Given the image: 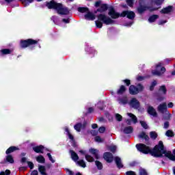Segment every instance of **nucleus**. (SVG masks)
Instances as JSON below:
<instances>
[{
  "label": "nucleus",
  "instance_id": "f257e3e1",
  "mask_svg": "<svg viewBox=\"0 0 175 175\" xmlns=\"http://www.w3.org/2000/svg\"><path fill=\"white\" fill-rule=\"evenodd\" d=\"M135 147L137 150L139 151V152H142V154H150L152 157H154L155 158H162L164 154L170 161H175V148L172 151L173 154H172L171 151H166L163 142L162 141H159V144L154 147L153 150H151L150 146L144 144H136Z\"/></svg>",
  "mask_w": 175,
  "mask_h": 175
},
{
  "label": "nucleus",
  "instance_id": "f03ea898",
  "mask_svg": "<svg viewBox=\"0 0 175 175\" xmlns=\"http://www.w3.org/2000/svg\"><path fill=\"white\" fill-rule=\"evenodd\" d=\"M94 6L96 8H98L94 11V14H96L98 12L100 13L97 16L98 20L95 21L96 27L98 28H102V27H103V24H105V25L114 24V20L111 19V18L107 16L106 14H102L110 10V7H109L108 4L102 3V1L99 0L95 2Z\"/></svg>",
  "mask_w": 175,
  "mask_h": 175
},
{
  "label": "nucleus",
  "instance_id": "7ed1b4c3",
  "mask_svg": "<svg viewBox=\"0 0 175 175\" xmlns=\"http://www.w3.org/2000/svg\"><path fill=\"white\" fill-rule=\"evenodd\" d=\"M45 6L49 10H56L58 14H62V16H66L70 13L68 7L64 6L62 3H57L55 0L46 1Z\"/></svg>",
  "mask_w": 175,
  "mask_h": 175
},
{
  "label": "nucleus",
  "instance_id": "20e7f679",
  "mask_svg": "<svg viewBox=\"0 0 175 175\" xmlns=\"http://www.w3.org/2000/svg\"><path fill=\"white\" fill-rule=\"evenodd\" d=\"M159 8H155L150 5H144L142 3V1H139V6L137 8V10L139 13V14H143L146 10H149V12H156V10H158Z\"/></svg>",
  "mask_w": 175,
  "mask_h": 175
},
{
  "label": "nucleus",
  "instance_id": "39448f33",
  "mask_svg": "<svg viewBox=\"0 0 175 175\" xmlns=\"http://www.w3.org/2000/svg\"><path fill=\"white\" fill-rule=\"evenodd\" d=\"M144 91V86L142 83H138L136 85H131L129 88V92L130 95H137L139 92Z\"/></svg>",
  "mask_w": 175,
  "mask_h": 175
},
{
  "label": "nucleus",
  "instance_id": "423d86ee",
  "mask_svg": "<svg viewBox=\"0 0 175 175\" xmlns=\"http://www.w3.org/2000/svg\"><path fill=\"white\" fill-rule=\"evenodd\" d=\"M38 43H39L38 40L28 38L27 40H21L19 45L21 49H27V47H29V46L38 44Z\"/></svg>",
  "mask_w": 175,
  "mask_h": 175
},
{
  "label": "nucleus",
  "instance_id": "0eeeda50",
  "mask_svg": "<svg viewBox=\"0 0 175 175\" xmlns=\"http://www.w3.org/2000/svg\"><path fill=\"white\" fill-rule=\"evenodd\" d=\"M121 17H126L129 20H135L136 14L133 11L124 10L121 12Z\"/></svg>",
  "mask_w": 175,
  "mask_h": 175
},
{
  "label": "nucleus",
  "instance_id": "6e6552de",
  "mask_svg": "<svg viewBox=\"0 0 175 175\" xmlns=\"http://www.w3.org/2000/svg\"><path fill=\"white\" fill-rule=\"evenodd\" d=\"M108 14L110 16L111 18H113V20L121 17V13L120 14L119 12H116V10L113 6H109Z\"/></svg>",
  "mask_w": 175,
  "mask_h": 175
},
{
  "label": "nucleus",
  "instance_id": "1a4fd4ad",
  "mask_svg": "<svg viewBox=\"0 0 175 175\" xmlns=\"http://www.w3.org/2000/svg\"><path fill=\"white\" fill-rule=\"evenodd\" d=\"M103 158L105 161L107 162V163H111L114 159V156H113V154H111L110 152H105L103 154Z\"/></svg>",
  "mask_w": 175,
  "mask_h": 175
},
{
  "label": "nucleus",
  "instance_id": "9d476101",
  "mask_svg": "<svg viewBox=\"0 0 175 175\" xmlns=\"http://www.w3.org/2000/svg\"><path fill=\"white\" fill-rule=\"evenodd\" d=\"M130 105L133 109L137 110L140 107V102H139L135 98H133L130 101Z\"/></svg>",
  "mask_w": 175,
  "mask_h": 175
},
{
  "label": "nucleus",
  "instance_id": "9b49d317",
  "mask_svg": "<svg viewBox=\"0 0 175 175\" xmlns=\"http://www.w3.org/2000/svg\"><path fill=\"white\" fill-rule=\"evenodd\" d=\"M33 151H34V152H36V154H43V152H44V146L40 145L34 146L33 147Z\"/></svg>",
  "mask_w": 175,
  "mask_h": 175
},
{
  "label": "nucleus",
  "instance_id": "f8f14e48",
  "mask_svg": "<svg viewBox=\"0 0 175 175\" xmlns=\"http://www.w3.org/2000/svg\"><path fill=\"white\" fill-rule=\"evenodd\" d=\"M1 163H14V159L12 154H7L4 161L1 162Z\"/></svg>",
  "mask_w": 175,
  "mask_h": 175
},
{
  "label": "nucleus",
  "instance_id": "ddd939ff",
  "mask_svg": "<svg viewBox=\"0 0 175 175\" xmlns=\"http://www.w3.org/2000/svg\"><path fill=\"white\" fill-rule=\"evenodd\" d=\"M173 12V5H168L167 7L163 8L160 13L161 14H169V13H172Z\"/></svg>",
  "mask_w": 175,
  "mask_h": 175
},
{
  "label": "nucleus",
  "instance_id": "4468645a",
  "mask_svg": "<svg viewBox=\"0 0 175 175\" xmlns=\"http://www.w3.org/2000/svg\"><path fill=\"white\" fill-rule=\"evenodd\" d=\"M84 17H85V20H88L89 21H94V20L96 18V16H95V14H94L92 12L90 11L88 12L86 14H85Z\"/></svg>",
  "mask_w": 175,
  "mask_h": 175
},
{
  "label": "nucleus",
  "instance_id": "2eb2a0df",
  "mask_svg": "<svg viewBox=\"0 0 175 175\" xmlns=\"http://www.w3.org/2000/svg\"><path fill=\"white\" fill-rule=\"evenodd\" d=\"M158 110L160 113L163 114L166 110H167V105H166V103H163V104H160L158 106Z\"/></svg>",
  "mask_w": 175,
  "mask_h": 175
},
{
  "label": "nucleus",
  "instance_id": "dca6fc26",
  "mask_svg": "<svg viewBox=\"0 0 175 175\" xmlns=\"http://www.w3.org/2000/svg\"><path fill=\"white\" fill-rule=\"evenodd\" d=\"M18 150H20V148H18V147L17 146H10L6 150L5 154L6 155H10L12 152H14L15 151H18Z\"/></svg>",
  "mask_w": 175,
  "mask_h": 175
},
{
  "label": "nucleus",
  "instance_id": "f3484780",
  "mask_svg": "<svg viewBox=\"0 0 175 175\" xmlns=\"http://www.w3.org/2000/svg\"><path fill=\"white\" fill-rule=\"evenodd\" d=\"M148 113L150 114V116H152L153 117H158V113H157V111L155 110L154 107H148Z\"/></svg>",
  "mask_w": 175,
  "mask_h": 175
},
{
  "label": "nucleus",
  "instance_id": "a211bd4d",
  "mask_svg": "<svg viewBox=\"0 0 175 175\" xmlns=\"http://www.w3.org/2000/svg\"><path fill=\"white\" fill-rule=\"evenodd\" d=\"M126 92V87L124 85H121L119 88V89L117 90L116 94L118 95H122Z\"/></svg>",
  "mask_w": 175,
  "mask_h": 175
},
{
  "label": "nucleus",
  "instance_id": "6ab92c4d",
  "mask_svg": "<svg viewBox=\"0 0 175 175\" xmlns=\"http://www.w3.org/2000/svg\"><path fill=\"white\" fill-rule=\"evenodd\" d=\"M70 153L71 155V159H72L74 162H77L79 159V155L77 154V153H76V152L72 150H70Z\"/></svg>",
  "mask_w": 175,
  "mask_h": 175
},
{
  "label": "nucleus",
  "instance_id": "aec40b11",
  "mask_svg": "<svg viewBox=\"0 0 175 175\" xmlns=\"http://www.w3.org/2000/svg\"><path fill=\"white\" fill-rule=\"evenodd\" d=\"M115 162L118 169H122V167H124V165H122V163L121 162V158H120V157H115Z\"/></svg>",
  "mask_w": 175,
  "mask_h": 175
},
{
  "label": "nucleus",
  "instance_id": "412c9836",
  "mask_svg": "<svg viewBox=\"0 0 175 175\" xmlns=\"http://www.w3.org/2000/svg\"><path fill=\"white\" fill-rule=\"evenodd\" d=\"M139 139H144L146 142H148L150 140V137H148V135L146 134L144 131H142L139 135Z\"/></svg>",
  "mask_w": 175,
  "mask_h": 175
},
{
  "label": "nucleus",
  "instance_id": "4be33fe9",
  "mask_svg": "<svg viewBox=\"0 0 175 175\" xmlns=\"http://www.w3.org/2000/svg\"><path fill=\"white\" fill-rule=\"evenodd\" d=\"M89 152H90V154H92V155L95 157L96 159H99V154H98V150L91 148L89 150Z\"/></svg>",
  "mask_w": 175,
  "mask_h": 175
},
{
  "label": "nucleus",
  "instance_id": "5701e85b",
  "mask_svg": "<svg viewBox=\"0 0 175 175\" xmlns=\"http://www.w3.org/2000/svg\"><path fill=\"white\" fill-rule=\"evenodd\" d=\"M8 54H12V51L9 49H3L0 50V55H8Z\"/></svg>",
  "mask_w": 175,
  "mask_h": 175
},
{
  "label": "nucleus",
  "instance_id": "b1692460",
  "mask_svg": "<svg viewBox=\"0 0 175 175\" xmlns=\"http://www.w3.org/2000/svg\"><path fill=\"white\" fill-rule=\"evenodd\" d=\"M123 132L126 135H129V133H133V127H132L131 126H126L124 129Z\"/></svg>",
  "mask_w": 175,
  "mask_h": 175
},
{
  "label": "nucleus",
  "instance_id": "393cba45",
  "mask_svg": "<svg viewBox=\"0 0 175 175\" xmlns=\"http://www.w3.org/2000/svg\"><path fill=\"white\" fill-rule=\"evenodd\" d=\"M118 101L120 105H126L128 103V97L120 98L118 99Z\"/></svg>",
  "mask_w": 175,
  "mask_h": 175
},
{
  "label": "nucleus",
  "instance_id": "a878e982",
  "mask_svg": "<svg viewBox=\"0 0 175 175\" xmlns=\"http://www.w3.org/2000/svg\"><path fill=\"white\" fill-rule=\"evenodd\" d=\"M158 18H159V15L153 14L149 17L148 21L149 23H155Z\"/></svg>",
  "mask_w": 175,
  "mask_h": 175
},
{
  "label": "nucleus",
  "instance_id": "bb28decb",
  "mask_svg": "<svg viewBox=\"0 0 175 175\" xmlns=\"http://www.w3.org/2000/svg\"><path fill=\"white\" fill-rule=\"evenodd\" d=\"M77 10L79 13H88L90 12V8L87 7H79Z\"/></svg>",
  "mask_w": 175,
  "mask_h": 175
},
{
  "label": "nucleus",
  "instance_id": "cd10ccee",
  "mask_svg": "<svg viewBox=\"0 0 175 175\" xmlns=\"http://www.w3.org/2000/svg\"><path fill=\"white\" fill-rule=\"evenodd\" d=\"M159 92H161L163 95H166V93L167 92V89H166V85H163L159 87Z\"/></svg>",
  "mask_w": 175,
  "mask_h": 175
},
{
  "label": "nucleus",
  "instance_id": "c85d7f7f",
  "mask_svg": "<svg viewBox=\"0 0 175 175\" xmlns=\"http://www.w3.org/2000/svg\"><path fill=\"white\" fill-rule=\"evenodd\" d=\"M36 161L38 163H44L46 162V159L42 155H39L36 157Z\"/></svg>",
  "mask_w": 175,
  "mask_h": 175
},
{
  "label": "nucleus",
  "instance_id": "c756f323",
  "mask_svg": "<svg viewBox=\"0 0 175 175\" xmlns=\"http://www.w3.org/2000/svg\"><path fill=\"white\" fill-rule=\"evenodd\" d=\"M24 5L25 8L29 6V3H32L35 0H19Z\"/></svg>",
  "mask_w": 175,
  "mask_h": 175
},
{
  "label": "nucleus",
  "instance_id": "7c9ffc66",
  "mask_svg": "<svg viewBox=\"0 0 175 175\" xmlns=\"http://www.w3.org/2000/svg\"><path fill=\"white\" fill-rule=\"evenodd\" d=\"M127 115L129 116V117H130L132 119V121H133V122L134 124H137V118L136 117V116H135L132 113H127Z\"/></svg>",
  "mask_w": 175,
  "mask_h": 175
},
{
  "label": "nucleus",
  "instance_id": "2f4dec72",
  "mask_svg": "<svg viewBox=\"0 0 175 175\" xmlns=\"http://www.w3.org/2000/svg\"><path fill=\"white\" fill-rule=\"evenodd\" d=\"M38 171L42 175H47V173H46V167H44V165H40L38 167Z\"/></svg>",
  "mask_w": 175,
  "mask_h": 175
},
{
  "label": "nucleus",
  "instance_id": "473e14b6",
  "mask_svg": "<svg viewBox=\"0 0 175 175\" xmlns=\"http://www.w3.org/2000/svg\"><path fill=\"white\" fill-rule=\"evenodd\" d=\"M150 137L152 140H157V138L158 137V133H157L155 131H150Z\"/></svg>",
  "mask_w": 175,
  "mask_h": 175
},
{
  "label": "nucleus",
  "instance_id": "72a5a7b5",
  "mask_svg": "<svg viewBox=\"0 0 175 175\" xmlns=\"http://www.w3.org/2000/svg\"><path fill=\"white\" fill-rule=\"evenodd\" d=\"M81 123L79 122L77 123L75 126H74V129H75V131H77V132H81Z\"/></svg>",
  "mask_w": 175,
  "mask_h": 175
},
{
  "label": "nucleus",
  "instance_id": "f704fd0d",
  "mask_svg": "<svg viewBox=\"0 0 175 175\" xmlns=\"http://www.w3.org/2000/svg\"><path fill=\"white\" fill-rule=\"evenodd\" d=\"M165 135L167 137H174V132L172 130H167L165 133Z\"/></svg>",
  "mask_w": 175,
  "mask_h": 175
},
{
  "label": "nucleus",
  "instance_id": "c9c22d12",
  "mask_svg": "<svg viewBox=\"0 0 175 175\" xmlns=\"http://www.w3.org/2000/svg\"><path fill=\"white\" fill-rule=\"evenodd\" d=\"M85 158L88 162H94L95 161V159L90 154H85Z\"/></svg>",
  "mask_w": 175,
  "mask_h": 175
},
{
  "label": "nucleus",
  "instance_id": "e433bc0d",
  "mask_svg": "<svg viewBox=\"0 0 175 175\" xmlns=\"http://www.w3.org/2000/svg\"><path fill=\"white\" fill-rule=\"evenodd\" d=\"M96 165L97 166V169L98 170H102L103 169V164L99 161H95Z\"/></svg>",
  "mask_w": 175,
  "mask_h": 175
},
{
  "label": "nucleus",
  "instance_id": "4c0bfd02",
  "mask_svg": "<svg viewBox=\"0 0 175 175\" xmlns=\"http://www.w3.org/2000/svg\"><path fill=\"white\" fill-rule=\"evenodd\" d=\"M77 163L81 167H87V165L85 164V161L84 160H79L77 161Z\"/></svg>",
  "mask_w": 175,
  "mask_h": 175
},
{
  "label": "nucleus",
  "instance_id": "58836bf2",
  "mask_svg": "<svg viewBox=\"0 0 175 175\" xmlns=\"http://www.w3.org/2000/svg\"><path fill=\"white\" fill-rule=\"evenodd\" d=\"M126 3L129 8H133V5L135 3V0H126Z\"/></svg>",
  "mask_w": 175,
  "mask_h": 175
},
{
  "label": "nucleus",
  "instance_id": "ea45409f",
  "mask_svg": "<svg viewBox=\"0 0 175 175\" xmlns=\"http://www.w3.org/2000/svg\"><path fill=\"white\" fill-rule=\"evenodd\" d=\"M157 81H153L150 86V91H154V88H155V85H157Z\"/></svg>",
  "mask_w": 175,
  "mask_h": 175
},
{
  "label": "nucleus",
  "instance_id": "a19ab883",
  "mask_svg": "<svg viewBox=\"0 0 175 175\" xmlns=\"http://www.w3.org/2000/svg\"><path fill=\"white\" fill-rule=\"evenodd\" d=\"M122 83H124V84L126 85V87H131V80L126 79H123Z\"/></svg>",
  "mask_w": 175,
  "mask_h": 175
},
{
  "label": "nucleus",
  "instance_id": "79ce46f5",
  "mask_svg": "<svg viewBox=\"0 0 175 175\" xmlns=\"http://www.w3.org/2000/svg\"><path fill=\"white\" fill-rule=\"evenodd\" d=\"M146 79H147V77L140 76V75H138L136 77L137 81H143L144 80H146Z\"/></svg>",
  "mask_w": 175,
  "mask_h": 175
},
{
  "label": "nucleus",
  "instance_id": "37998d69",
  "mask_svg": "<svg viewBox=\"0 0 175 175\" xmlns=\"http://www.w3.org/2000/svg\"><path fill=\"white\" fill-rule=\"evenodd\" d=\"M139 123L141 124L142 126L144 127V129H148V125L146 122L141 120Z\"/></svg>",
  "mask_w": 175,
  "mask_h": 175
},
{
  "label": "nucleus",
  "instance_id": "c03bdc74",
  "mask_svg": "<svg viewBox=\"0 0 175 175\" xmlns=\"http://www.w3.org/2000/svg\"><path fill=\"white\" fill-rule=\"evenodd\" d=\"M139 175H148V173L144 168H142L139 170Z\"/></svg>",
  "mask_w": 175,
  "mask_h": 175
},
{
  "label": "nucleus",
  "instance_id": "a18cd8bd",
  "mask_svg": "<svg viewBox=\"0 0 175 175\" xmlns=\"http://www.w3.org/2000/svg\"><path fill=\"white\" fill-rule=\"evenodd\" d=\"M116 120H117L119 122L122 121V116L119 113L116 114Z\"/></svg>",
  "mask_w": 175,
  "mask_h": 175
},
{
  "label": "nucleus",
  "instance_id": "49530a36",
  "mask_svg": "<svg viewBox=\"0 0 175 175\" xmlns=\"http://www.w3.org/2000/svg\"><path fill=\"white\" fill-rule=\"evenodd\" d=\"M94 140L95 142H97L98 143H102V142H103V139H102L100 136H98V135H96V137H94Z\"/></svg>",
  "mask_w": 175,
  "mask_h": 175
},
{
  "label": "nucleus",
  "instance_id": "de8ad7c7",
  "mask_svg": "<svg viewBox=\"0 0 175 175\" xmlns=\"http://www.w3.org/2000/svg\"><path fill=\"white\" fill-rule=\"evenodd\" d=\"M46 155L49 157V161H51V162L52 163H55V160L53 159V157L51 156V153H47Z\"/></svg>",
  "mask_w": 175,
  "mask_h": 175
},
{
  "label": "nucleus",
  "instance_id": "09e8293b",
  "mask_svg": "<svg viewBox=\"0 0 175 175\" xmlns=\"http://www.w3.org/2000/svg\"><path fill=\"white\" fill-rule=\"evenodd\" d=\"M152 73L154 75V76H161L162 75V72L158 70H153L152 71Z\"/></svg>",
  "mask_w": 175,
  "mask_h": 175
},
{
  "label": "nucleus",
  "instance_id": "8fccbe9b",
  "mask_svg": "<svg viewBox=\"0 0 175 175\" xmlns=\"http://www.w3.org/2000/svg\"><path fill=\"white\" fill-rule=\"evenodd\" d=\"M27 163L29 169L32 170L33 169V167H35V165H33V163H32V161H27Z\"/></svg>",
  "mask_w": 175,
  "mask_h": 175
},
{
  "label": "nucleus",
  "instance_id": "3c124183",
  "mask_svg": "<svg viewBox=\"0 0 175 175\" xmlns=\"http://www.w3.org/2000/svg\"><path fill=\"white\" fill-rule=\"evenodd\" d=\"M109 150L111 151V152H113L114 154V152H116V151H117V146H113L109 147Z\"/></svg>",
  "mask_w": 175,
  "mask_h": 175
},
{
  "label": "nucleus",
  "instance_id": "603ef678",
  "mask_svg": "<svg viewBox=\"0 0 175 175\" xmlns=\"http://www.w3.org/2000/svg\"><path fill=\"white\" fill-rule=\"evenodd\" d=\"M106 131V127L105 126H100L99 129H98V132L100 133H105V131Z\"/></svg>",
  "mask_w": 175,
  "mask_h": 175
},
{
  "label": "nucleus",
  "instance_id": "864d4df0",
  "mask_svg": "<svg viewBox=\"0 0 175 175\" xmlns=\"http://www.w3.org/2000/svg\"><path fill=\"white\" fill-rule=\"evenodd\" d=\"M90 133L92 136H98V131L96 130H91Z\"/></svg>",
  "mask_w": 175,
  "mask_h": 175
},
{
  "label": "nucleus",
  "instance_id": "5fc2aeb1",
  "mask_svg": "<svg viewBox=\"0 0 175 175\" xmlns=\"http://www.w3.org/2000/svg\"><path fill=\"white\" fill-rule=\"evenodd\" d=\"M163 1H165V0H155L154 3L157 5H159L163 3Z\"/></svg>",
  "mask_w": 175,
  "mask_h": 175
},
{
  "label": "nucleus",
  "instance_id": "6e6d98bb",
  "mask_svg": "<svg viewBox=\"0 0 175 175\" xmlns=\"http://www.w3.org/2000/svg\"><path fill=\"white\" fill-rule=\"evenodd\" d=\"M169 126H170V124L169 123V122H165L163 128L165 129H167Z\"/></svg>",
  "mask_w": 175,
  "mask_h": 175
},
{
  "label": "nucleus",
  "instance_id": "4d7b16f0",
  "mask_svg": "<svg viewBox=\"0 0 175 175\" xmlns=\"http://www.w3.org/2000/svg\"><path fill=\"white\" fill-rule=\"evenodd\" d=\"M126 175H136V172L133 171H127Z\"/></svg>",
  "mask_w": 175,
  "mask_h": 175
},
{
  "label": "nucleus",
  "instance_id": "13d9d810",
  "mask_svg": "<svg viewBox=\"0 0 175 175\" xmlns=\"http://www.w3.org/2000/svg\"><path fill=\"white\" fill-rule=\"evenodd\" d=\"M68 136L72 142H75V137L70 133L68 134Z\"/></svg>",
  "mask_w": 175,
  "mask_h": 175
},
{
  "label": "nucleus",
  "instance_id": "bf43d9fd",
  "mask_svg": "<svg viewBox=\"0 0 175 175\" xmlns=\"http://www.w3.org/2000/svg\"><path fill=\"white\" fill-rule=\"evenodd\" d=\"M171 117H172V114L168 113L167 116L164 117V120L169 121V120H170Z\"/></svg>",
  "mask_w": 175,
  "mask_h": 175
},
{
  "label": "nucleus",
  "instance_id": "052dcab7",
  "mask_svg": "<svg viewBox=\"0 0 175 175\" xmlns=\"http://www.w3.org/2000/svg\"><path fill=\"white\" fill-rule=\"evenodd\" d=\"M62 22L65 23V24H69V23H70V19L68 18H63L62 19Z\"/></svg>",
  "mask_w": 175,
  "mask_h": 175
},
{
  "label": "nucleus",
  "instance_id": "680f3d73",
  "mask_svg": "<svg viewBox=\"0 0 175 175\" xmlns=\"http://www.w3.org/2000/svg\"><path fill=\"white\" fill-rule=\"evenodd\" d=\"M81 129H85V127L87 126V121L84 120L83 123L81 124Z\"/></svg>",
  "mask_w": 175,
  "mask_h": 175
},
{
  "label": "nucleus",
  "instance_id": "e2e57ef3",
  "mask_svg": "<svg viewBox=\"0 0 175 175\" xmlns=\"http://www.w3.org/2000/svg\"><path fill=\"white\" fill-rule=\"evenodd\" d=\"M166 23H167V21H163V20H161L159 22V25H163V24H166Z\"/></svg>",
  "mask_w": 175,
  "mask_h": 175
},
{
  "label": "nucleus",
  "instance_id": "0e129e2a",
  "mask_svg": "<svg viewBox=\"0 0 175 175\" xmlns=\"http://www.w3.org/2000/svg\"><path fill=\"white\" fill-rule=\"evenodd\" d=\"M174 106V104H173V103H169L168 104H167V107L169 108V109H173V107Z\"/></svg>",
  "mask_w": 175,
  "mask_h": 175
},
{
  "label": "nucleus",
  "instance_id": "69168bd1",
  "mask_svg": "<svg viewBox=\"0 0 175 175\" xmlns=\"http://www.w3.org/2000/svg\"><path fill=\"white\" fill-rule=\"evenodd\" d=\"M39 172H38V170H33L31 173V175H38Z\"/></svg>",
  "mask_w": 175,
  "mask_h": 175
},
{
  "label": "nucleus",
  "instance_id": "338daca9",
  "mask_svg": "<svg viewBox=\"0 0 175 175\" xmlns=\"http://www.w3.org/2000/svg\"><path fill=\"white\" fill-rule=\"evenodd\" d=\"M21 162L22 163H27V157H23L21 159Z\"/></svg>",
  "mask_w": 175,
  "mask_h": 175
},
{
  "label": "nucleus",
  "instance_id": "774afa93",
  "mask_svg": "<svg viewBox=\"0 0 175 175\" xmlns=\"http://www.w3.org/2000/svg\"><path fill=\"white\" fill-rule=\"evenodd\" d=\"M4 173L5 175H10L11 172L10 170H6Z\"/></svg>",
  "mask_w": 175,
  "mask_h": 175
}]
</instances>
